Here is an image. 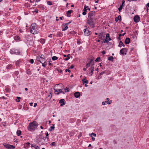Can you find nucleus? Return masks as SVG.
I'll use <instances>...</instances> for the list:
<instances>
[{"label":"nucleus","instance_id":"obj_1","mask_svg":"<svg viewBox=\"0 0 149 149\" xmlns=\"http://www.w3.org/2000/svg\"><path fill=\"white\" fill-rule=\"evenodd\" d=\"M64 88V86L61 84L56 85L54 88L55 94L56 95H58L60 93H63L64 94L65 93L62 91Z\"/></svg>","mask_w":149,"mask_h":149},{"label":"nucleus","instance_id":"obj_2","mask_svg":"<svg viewBox=\"0 0 149 149\" xmlns=\"http://www.w3.org/2000/svg\"><path fill=\"white\" fill-rule=\"evenodd\" d=\"M38 126L37 123L34 121L32 123H29V125L27 127L28 130L30 131H31L36 129Z\"/></svg>","mask_w":149,"mask_h":149},{"label":"nucleus","instance_id":"obj_3","mask_svg":"<svg viewBox=\"0 0 149 149\" xmlns=\"http://www.w3.org/2000/svg\"><path fill=\"white\" fill-rule=\"evenodd\" d=\"M30 32L32 33L35 34L38 33L36 25V23L32 24L30 26Z\"/></svg>","mask_w":149,"mask_h":149},{"label":"nucleus","instance_id":"obj_4","mask_svg":"<svg viewBox=\"0 0 149 149\" xmlns=\"http://www.w3.org/2000/svg\"><path fill=\"white\" fill-rule=\"evenodd\" d=\"M10 52L11 54L16 55H21L22 54V52L18 49H12L10 51Z\"/></svg>","mask_w":149,"mask_h":149},{"label":"nucleus","instance_id":"obj_5","mask_svg":"<svg viewBox=\"0 0 149 149\" xmlns=\"http://www.w3.org/2000/svg\"><path fill=\"white\" fill-rule=\"evenodd\" d=\"M84 27H86V28L84 30V34L85 36H88L90 34V31L87 28L86 26H85Z\"/></svg>","mask_w":149,"mask_h":149},{"label":"nucleus","instance_id":"obj_6","mask_svg":"<svg viewBox=\"0 0 149 149\" xmlns=\"http://www.w3.org/2000/svg\"><path fill=\"white\" fill-rule=\"evenodd\" d=\"M127 52V49L126 48H123L120 50V53L122 55H126V53Z\"/></svg>","mask_w":149,"mask_h":149},{"label":"nucleus","instance_id":"obj_7","mask_svg":"<svg viewBox=\"0 0 149 149\" xmlns=\"http://www.w3.org/2000/svg\"><path fill=\"white\" fill-rule=\"evenodd\" d=\"M110 35L109 33H107L106 36V38L105 40L103 41L104 43H107L109 41L111 40V39L110 38Z\"/></svg>","mask_w":149,"mask_h":149},{"label":"nucleus","instance_id":"obj_8","mask_svg":"<svg viewBox=\"0 0 149 149\" xmlns=\"http://www.w3.org/2000/svg\"><path fill=\"white\" fill-rule=\"evenodd\" d=\"M98 36L99 39L101 40H103L105 37L104 34L103 33H100Z\"/></svg>","mask_w":149,"mask_h":149},{"label":"nucleus","instance_id":"obj_9","mask_svg":"<svg viewBox=\"0 0 149 149\" xmlns=\"http://www.w3.org/2000/svg\"><path fill=\"white\" fill-rule=\"evenodd\" d=\"M59 103L61 104L60 106H62L65 104V101L64 99H61L59 100Z\"/></svg>","mask_w":149,"mask_h":149},{"label":"nucleus","instance_id":"obj_10","mask_svg":"<svg viewBox=\"0 0 149 149\" xmlns=\"http://www.w3.org/2000/svg\"><path fill=\"white\" fill-rule=\"evenodd\" d=\"M134 20L135 22L137 23L140 20V18L138 15H136L134 16Z\"/></svg>","mask_w":149,"mask_h":149},{"label":"nucleus","instance_id":"obj_11","mask_svg":"<svg viewBox=\"0 0 149 149\" xmlns=\"http://www.w3.org/2000/svg\"><path fill=\"white\" fill-rule=\"evenodd\" d=\"M87 22L90 27H92V28L94 27L95 26L93 24V22L91 21L87 20Z\"/></svg>","mask_w":149,"mask_h":149},{"label":"nucleus","instance_id":"obj_12","mask_svg":"<svg viewBox=\"0 0 149 149\" xmlns=\"http://www.w3.org/2000/svg\"><path fill=\"white\" fill-rule=\"evenodd\" d=\"M30 143L29 142H27L24 144V148L25 149L28 148L30 146Z\"/></svg>","mask_w":149,"mask_h":149},{"label":"nucleus","instance_id":"obj_13","mask_svg":"<svg viewBox=\"0 0 149 149\" xmlns=\"http://www.w3.org/2000/svg\"><path fill=\"white\" fill-rule=\"evenodd\" d=\"M95 11H92L88 13V17H93V15L95 14Z\"/></svg>","mask_w":149,"mask_h":149},{"label":"nucleus","instance_id":"obj_14","mask_svg":"<svg viewBox=\"0 0 149 149\" xmlns=\"http://www.w3.org/2000/svg\"><path fill=\"white\" fill-rule=\"evenodd\" d=\"M130 42V39L128 38H126L125 42L126 44H129Z\"/></svg>","mask_w":149,"mask_h":149},{"label":"nucleus","instance_id":"obj_15","mask_svg":"<svg viewBox=\"0 0 149 149\" xmlns=\"http://www.w3.org/2000/svg\"><path fill=\"white\" fill-rule=\"evenodd\" d=\"M86 77H84L83 79H81V81L83 82V84L85 83L87 84L88 83V80H86Z\"/></svg>","mask_w":149,"mask_h":149},{"label":"nucleus","instance_id":"obj_16","mask_svg":"<svg viewBox=\"0 0 149 149\" xmlns=\"http://www.w3.org/2000/svg\"><path fill=\"white\" fill-rule=\"evenodd\" d=\"M80 95V93L79 92H76L74 93V96L76 98L79 97Z\"/></svg>","mask_w":149,"mask_h":149},{"label":"nucleus","instance_id":"obj_17","mask_svg":"<svg viewBox=\"0 0 149 149\" xmlns=\"http://www.w3.org/2000/svg\"><path fill=\"white\" fill-rule=\"evenodd\" d=\"M72 12L73 11L72 10H70L68 11L66 13L67 16L68 17H70V15L71 13H72Z\"/></svg>","mask_w":149,"mask_h":149},{"label":"nucleus","instance_id":"obj_18","mask_svg":"<svg viewBox=\"0 0 149 149\" xmlns=\"http://www.w3.org/2000/svg\"><path fill=\"white\" fill-rule=\"evenodd\" d=\"M121 20V16L120 15H119L117 17H116L115 19V21L117 22L118 20Z\"/></svg>","mask_w":149,"mask_h":149},{"label":"nucleus","instance_id":"obj_19","mask_svg":"<svg viewBox=\"0 0 149 149\" xmlns=\"http://www.w3.org/2000/svg\"><path fill=\"white\" fill-rule=\"evenodd\" d=\"M93 61V59H91V60L90 62L86 64V68H87L89 67L91 65V63H92V62Z\"/></svg>","mask_w":149,"mask_h":149},{"label":"nucleus","instance_id":"obj_20","mask_svg":"<svg viewBox=\"0 0 149 149\" xmlns=\"http://www.w3.org/2000/svg\"><path fill=\"white\" fill-rule=\"evenodd\" d=\"M122 46H123V47H125V45L121 41H120L119 42V45L118 46L119 47H121Z\"/></svg>","mask_w":149,"mask_h":149},{"label":"nucleus","instance_id":"obj_21","mask_svg":"<svg viewBox=\"0 0 149 149\" xmlns=\"http://www.w3.org/2000/svg\"><path fill=\"white\" fill-rule=\"evenodd\" d=\"M14 38L15 40L16 41L19 40L20 39V37L18 36H15Z\"/></svg>","mask_w":149,"mask_h":149},{"label":"nucleus","instance_id":"obj_22","mask_svg":"<svg viewBox=\"0 0 149 149\" xmlns=\"http://www.w3.org/2000/svg\"><path fill=\"white\" fill-rule=\"evenodd\" d=\"M88 20L91 21L93 22L94 19L93 17H90V16L88 17Z\"/></svg>","mask_w":149,"mask_h":149},{"label":"nucleus","instance_id":"obj_23","mask_svg":"<svg viewBox=\"0 0 149 149\" xmlns=\"http://www.w3.org/2000/svg\"><path fill=\"white\" fill-rule=\"evenodd\" d=\"M4 147L7 148L9 149V145L6 144V143H4L3 144Z\"/></svg>","mask_w":149,"mask_h":149},{"label":"nucleus","instance_id":"obj_24","mask_svg":"<svg viewBox=\"0 0 149 149\" xmlns=\"http://www.w3.org/2000/svg\"><path fill=\"white\" fill-rule=\"evenodd\" d=\"M63 35L62 33L61 32H58L57 34V36L60 37H62Z\"/></svg>","mask_w":149,"mask_h":149},{"label":"nucleus","instance_id":"obj_25","mask_svg":"<svg viewBox=\"0 0 149 149\" xmlns=\"http://www.w3.org/2000/svg\"><path fill=\"white\" fill-rule=\"evenodd\" d=\"M54 125H53L52 126L50 127V128L49 129V131H51L53 130H54Z\"/></svg>","mask_w":149,"mask_h":149},{"label":"nucleus","instance_id":"obj_26","mask_svg":"<svg viewBox=\"0 0 149 149\" xmlns=\"http://www.w3.org/2000/svg\"><path fill=\"white\" fill-rule=\"evenodd\" d=\"M22 132L20 130H17V135L18 136H19L21 134Z\"/></svg>","mask_w":149,"mask_h":149},{"label":"nucleus","instance_id":"obj_27","mask_svg":"<svg viewBox=\"0 0 149 149\" xmlns=\"http://www.w3.org/2000/svg\"><path fill=\"white\" fill-rule=\"evenodd\" d=\"M70 55V54H68V55H67V56L65 58H64L63 59L65 60V61H68L69 59H70V57L69 56V55Z\"/></svg>","mask_w":149,"mask_h":149},{"label":"nucleus","instance_id":"obj_28","mask_svg":"<svg viewBox=\"0 0 149 149\" xmlns=\"http://www.w3.org/2000/svg\"><path fill=\"white\" fill-rule=\"evenodd\" d=\"M31 145V147H33L36 149H40V148L38 146H36V145L33 146V145H32V144Z\"/></svg>","mask_w":149,"mask_h":149},{"label":"nucleus","instance_id":"obj_29","mask_svg":"<svg viewBox=\"0 0 149 149\" xmlns=\"http://www.w3.org/2000/svg\"><path fill=\"white\" fill-rule=\"evenodd\" d=\"M36 59L37 60V61L40 62V63H42V61H41V58L40 57V56H37V57Z\"/></svg>","mask_w":149,"mask_h":149},{"label":"nucleus","instance_id":"obj_30","mask_svg":"<svg viewBox=\"0 0 149 149\" xmlns=\"http://www.w3.org/2000/svg\"><path fill=\"white\" fill-rule=\"evenodd\" d=\"M125 1L124 0H123L122 1V4L120 6V7L122 8H123V7H124V5H125Z\"/></svg>","mask_w":149,"mask_h":149},{"label":"nucleus","instance_id":"obj_31","mask_svg":"<svg viewBox=\"0 0 149 149\" xmlns=\"http://www.w3.org/2000/svg\"><path fill=\"white\" fill-rule=\"evenodd\" d=\"M108 60L111 61H113V57L112 56H110L108 58Z\"/></svg>","mask_w":149,"mask_h":149},{"label":"nucleus","instance_id":"obj_32","mask_svg":"<svg viewBox=\"0 0 149 149\" xmlns=\"http://www.w3.org/2000/svg\"><path fill=\"white\" fill-rule=\"evenodd\" d=\"M65 26V27L64 28H63L62 29V31H65L66 30H67L68 28V25H65L64 26Z\"/></svg>","mask_w":149,"mask_h":149},{"label":"nucleus","instance_id":"obj_33","mask_svg":"<svg viewBox=\"0 0 149 149\" xmlns=\"http://www.w3.org/2000/svg\"><path fill=\"white\" fill-rule=\"evenodd\" d=\"M15 148V147L13 145H10L9 146V149H14Z\"/></svg>","mask_w":149,"mask_h":149},{"label":"nucleus","instance_id":"obj_34","mask_svg":"<svg viewBox=\"0 0 149 149\" xmlns=\"http://www.w3.org/2000/svg\"><path fill=\"white\" fill-rule=\"evenodd\" d=\"M12 67V65L11 64L7 66L6 68L7 69H10Z\"/></svg>","mask_w":149,"mask_h":149},{"label":"nucleus","instance_id":"obj_35","mask_svg":"<svg viewBox=\"0 0 149 149\" xmlns=\"http://www.w3.org/2000/svg\"><path fill=\"white\" fill-rule=\"evenodd\" d=\"M58 58L55 56H53L52 57V60L53 61H55L56 60H57Z\"/></svg>","mask_w":149,"mask_h":149},{"label":"nucleus","instance_id":"obj_36","mask_svg":"<svg viewBox=\"0 0 149 149\" xmlns=\"http://www.w3.org/2000/svg\"><path fill=\"white\" fill-rule=\"evenodd\" d=\"M21 62V61H20L19 60L17 61L16 62V65H18V66L19 65V64L20 63V62Z\"/></svg>","mask_w":149,"mask_h":149},{"label":"nucleus","instance_id":"obj_37","mask_svg":"<svg viewBox=\"0 0 149 149\" xmlns=\"http://www.w3.org/2000/svg\"><path fill=\"white\" fill-rule=\"evenodd\" d=\"M45 40L44 39H40V42L41 43L44 44L45 43Z\"/></svg>","mask_w":149,"mask_h":149},{"label":"nucleus","instance_id":"obj_38","mask_svg":"<svg viewBox=\"0 0 149 149\" xmlns=\"http://www.w3.org/2000/svg\"><path fill=\"white\" fill-rule=\"evenodd\" d=\"M50 145L53 146H56V143L55 142H53L50 144Z\"/></svg>","mask_w":149,"mask_h":149},{"label":"nucleus","instance_id":"obj_39","mask_svg":"<svg viewBox=\"0 0 149 149\" xmlns=\"http://www.w3.org/2000/svg\"><path fill=\"white\" fill-rule=\"evenodd\" d=\"M100 57H98L97 58H96V59L95 60V61L96 62H98V61H100Z\"/></svg>","mask_w":149,"mask_h":149},{"label":"nucleus","instance_id":"obj_40","mask_svg":"<svg viewBox=\"0 0 149 149\" xmlns=\"http://www.w3.org/2000/svg\"><path fill=\"white\" fill-rule=\"evenodd\" d=\"M42 66H43L44 67H45L46 65L47 64L46 63V62L44 63H42Z\"/></svg>","mask_w":149,"mask_h":149},{"label":"nucleus","instance_id":"obj_41","mask_svg":"<svg viewBox=\"0 0 149 149\" xmlns=\"http://www.w3.org/2000/svg\"><path fill=\"white\" fill-rule=\"evenodd\" d=\"M27 73L28 74H31V72L29 70H27Z\"/></svg>","mask_w":149,"mask_h":149},{"label":"nucleus","instance_id":"obj_42","mask_svg":"<svg viewBox=\"0 0 149 149\" xmlns=\"http://www.w3.org/2000/svg\"><path fill=\"white\" fill-rule=\"evenodd\" d=\"M16 98L17 99H18V100L17 99L16 100V101L18 102H19L20 101V99H21V97H17Z\"/></svg>","mask_w":149,"mask_h":149},{"label":"nucleus","instance_id":"obj_43","mask_svg":"<svg viewBox=\"0 0 149 149\" xmlns=\"http://www.w3.org/2000/svg\"><path fill=\"white\" fill-rule=\"evenodd\" d=\"M65 92H68L69 91V90H68V88H67V87H66L65 89Z\"/></svg>","mask_w":149,"mask_h":149},{"label":"nucleus","instance_id":"obj_44","mask_svg":"<svg viewBox=\"0 0 149 149\" xmlns=\"http://www.w3.org/2000/svg\"><path fill=\"white\" fill-rule=\"evenodd\" d=\"M40 57L41 59H45L44 58L45 57V56L44 55H41V56H40Z\"/></svg>","mask_w":149,"mask_h":149},{"label":"nucleus","instance_id":"obj_45","mask_svg":"<svg viewBox=\"0 0 149 149\" xmlns=\"http://www.w3.org/2000/svg\"><path fill=\"white\" fill-rule=\"evenodd\" d=\"M47 4L49 5H51L52 4V3L49 1H47Z\"/></svg>","mask_w":149,"mask_h":149},{"label":"nucleus","instance_id":"obj_46","mask_svg":"<svg viewBox=\"0 0 149 149\" xmlns=\"http://www.w3.org/2000/svg\"><path fill=\"white\" fill-rule=\"evenodd\" d=\"M29 62L32 64L34 62V60L33 59H31L30 60Z\"/></svg>","mask_w":149,"mask_h":149},{"label":"nucleus","instance_id":"obj_47","mask_svg":"<svg viewBox=\"0 0 149 149\" xmlns=\"http://www.w3.org/2000/svg\"><path fill=\"white\" fill-rule=\"evenodd\" d=\"M112 102V100H110V101H107V104H110Z\"/></svg>","mask_w":149,"mask_h":149},{"label":"nucleus","instance_id":"obj_48","mask_svg":"<svg viewBox=\"0 0 149 149\" xmlns=\"http://www.w3.org/2000/svg\"><path fill=\"white\" fill-rule=\"evenodd\" d=\"M72 22V21H70L69 22H68V23H65L64 24L65 25H68L69 24H70V23L71 22Z\"/></svg>","mask_w":149,"mask_h":149},{"label":"nucleus","instance_id":"obj_49","mask_svg":"<svg viewBox=\"0 0 149 149\" xmlns=\"http://www.w3.org/2000/svg\"><path fill=\"white\" fill-rule=\"evenodd\" d=\"M107 103V101H105L104 102H102V104L103 105H105L106 104V103Z\"/></svg>","mask_w":149,"mask_h":149},{"label":"nucleus","instance_id":"obj_50","mask_svg":"<svg viewBox=\"0 0 149 149\" xmlns=\"http://www.w3.org/2000/svg\"><path fill=\"white\" fill-rule=\"evenodd\" d=\"M146 7H147V10L148 11V8H147V7H148L149 8V3H147L146 6Z\"/></svg>","mask_w":149,"mask_h":149},{"label":"nucleus","instance_id":"obj_51","mask_svg":"<svg viewBox=\"0 0 149 149\" xmlns=\"http://www.w3.org/2000/svg\"><path fill=\"white\" fill-rule=\"evenodd\" d=\"M91 135H93L94 136H96V134L95 133H92L91 134Z\"/></svg>","mask_w":149,"mask_h":149},{"label":"nucleus","instance_id":"obj_52","mask_svg":"<svg viewBox=\"0 0 149 149\" xmlns=\"http://www.w3.org/2000/svg\"><path fill=\"white\" fill-rule=\"evenodd\" d=\"M123 8L120 7L118 8V10H119V11H121V10H122V8Z\"/></svg>","mask_w":149,"mask_h":149},{"label":"nucleus","instance_id":"obj_53","mask_svg":"<svg viewBox=\"0 0 149 149\" xmlns=\"http://www.w3.org/2000/svg\"><path fill=\"white\" fill-rule=\"evenodd\" d=\"M65 72H70L71 71L70 70L67 69L65 70Z\"/></svg>","mask_w":149,"mask_h":149},{"label":"nucleus","instance_id":"obj_54","mask_svg":"<svg viewBox=\"0 0 149 149\" xmlns=\"http://www.w3.org/2000/svg\"><path fill=\"white\" fill-rule=\"evenodd\" d=\"M105 71H104L102 72H101V73H100L99 74L100 75H102L103 74L105 73Z\"/></svg>","mask_w":149,"mask_h":149},{"label":"nucleus","instance_id":"obj_55","mask_svg":"<svg viewBox=\"0 0 149 149\" xmlns=\"http://www.w3.org/2000/svg\"><path fill=\"white\" fill-rule=\"evenodd\" d=\"M41 61H42L41 63H43L45 62V59H41Z\"/></svg>","mask_w":149,"mask_h":149},{"label":"nucleus","instance_id":"obj_56","mask_svg":"<svg viewBox=\"0 0 149 149\" xmlns=\"http://www.w3.org/2000/svg\"><path fill=\"white\" fill-rule=\"evenodd\" d=\"M74 66L73 65H71L69 68L70 69H72L74 67Z\"/></svg>","mask_w":149,"mask_h":149},{"label":"nucleus","instance_id":"obj_57","mask_svg":"<svg viewBox=\"0 0 149 149\" xmlns=\"http://www.w3.org/2000/svg\"><path fill=\"white\" fill-rule=\"evenodd\" d=\"M91 66H93V65L94 64V61H93H93L92 62V63H91Z\"/></svg>","mask_w":149,"mask_h":149},{"label":"nucleus","instance_id":"obj_58","mask_svg":"<svg viewBox=\"0 0 149 149\" xmlns=\"http://www.w3.org/2000/svg\"><path fill=\"white\" fill-rule=\"evenodd\" d=\"M102 53L103 54H105L106 52L105 51H102Z\"/></svg>","mask_w":149,"mask_h":149},{"label":"nucleus","instance_id":"obj_59","mask_svg":"<svg viewBox=\"0 0 149 149\" xmlns=\"http://www.w3.org/2000/svg\"><path fill=\"white\" fill-rule=\"evenodd\" d=\"M94 70H91V75H92V74L93 73Z\"/></svg>","mask_w":149,"mask_h":149},{"label":"nucleus","instance_id":"obj_60","mask_svg":"<svg viewBox=\"0 0 149 149\" xmlns=\"http://www.w3.org/2000/svg\"><path fill=\"white\" fill-rule=\"evenodd\" d=\"M86 12H83L82 13V14L83 15H86Z\"/></svg>","mask_w":149,"mask_h":149},{"label":"nucleus","instance_id":"obj_61","mask_svg":"<svg viewBox=\"0 0 149 149\" xmlns=\"http://www.w3.org/2000/svg\"><path fill=\"white\" fill-rule=\"evenodd\" d=\"M94 67L93 66H91V70H94Z\"/></svg>","mask_w":149,"mask_h":149},{"label":"nucleus","instance_id":"obj_62","mask_svg":"<svg viewBox=\"0 0 149 149\" xmlns=\"http://www.w3.org/2000/svg\"><path fill=\"white\" fill-rule=\"evenodd\" d=\"M87 9L85 8H84L83 9V10H84V12H86L87 11Z\"/></svg>","mask_w":149,"mask_h":149},{"label":"nucleus","instance_id":"obj_63","mask_svg":"<svg viewBox=\"0 0 149 149\" xmlns=\"http://www.w3.org/2000/svg\"><path fill=\"white\" fill-rule=\"evenodd\" d=\"M92 137V139L93 141H94L95 140V138L93 136H91Z\"/></svg>","mask_w":149,"mask_h":149},{"label":"nucleus","instance_id":"obj_64","mask_svg":"<svg viewBox=\"0 0 149 149\" xmlns=\"http://www.w3.org/2000/svg\"><path fill=\"white\" fill-rule=\"evenodd\" d=\"M37 106V103H34V107H36V106Z\"/></svg>","mask_w":149,"mask_h":149}]
</instances>
